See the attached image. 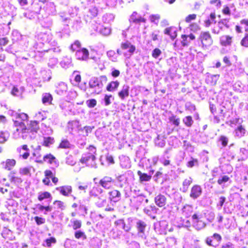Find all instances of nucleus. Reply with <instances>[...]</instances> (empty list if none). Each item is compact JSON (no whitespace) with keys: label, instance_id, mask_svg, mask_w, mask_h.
<instances>
[{"label":"nucleus","instance_id":"f704fd0d","mask_svg":"<svg viewBox=\"0 0 248 248\" xmlns=\"http://www.w3.org/2000/svg\"><path fill=\"white\" fill-rule=\"evenodd\" d=\"M72 228L74 230L80 229L82 226V222L79 220H74L72 222Z\"/></svg>","mask_w":248,"mask_h":248},{"label":"nucleus","instance_id":"49530a36","mask_svg":"<svg viewBox=\"0 0 248 248\" xmlns=\"http://www.w3.org/2000/svg\"><path fill=\"white\" fill-rule=\"evenodd\" d=\"M114 17L113 15L107 14L103 16V20L104 22H109V20H112Z\"/></svg>","mask_w":248,"mask_h":248},{"label":"nucleus","instance_id":"9d476101","mask_svg":"<svg viewBox=\"0 0 248 248\" xmlns=\"http://www.w3.org/2000/svg\"><path fill=\"white\" fill-rule=\"evenodd\" d=\"M95 159L93 155L91 156H82L79 160V162L83 165H85L86 167H93Z\"/></svg>","mask_w":248,"mask_h":248},{"label":"nucleus","instance_id":"79ce46f5","mask_svg":"<svg viewBox=\"0 0 248 248\" xmlns=\"http://www.w3.org/2000/svg\"><path fill=\"white\" fill-rule=\"evenodd\" d=\"M10 181L11 183L15 184H19L22 182L20 177L16 176H12L10 178Z\"/></svg>","mask_w":248,"mask_h":248},{"label":"nucleus","instance_id":"bf43d9fd","mask_svg":"<svg viewBox=\"0 0 248 248\" xmlns=\"http://www.w3.org/2000/svg\"><path fill=\"white\" fill-rule=\"evenodd\" d=\"M212 237L216 239L218 243H220L222 240V236L217 233H213Z\"/></svg>","mask_w":248,"mask_h":248},{"label":"nucleus","instance_id":"bb28decb","mask_svg":"<svg viewBox=\"0 0 248 248\" xmlns=\"http://www.w3.org/2000/svg\"><path fill=\"white\" fill-rule=\"evenodd\" d=\"M235 132L237 137L241 138L245 135L246 130L242 125H239L235 129Z\"/></svg>","mask_w":248,"mask_h":248},{"label":"nucleus","instance_id":"09e8293b","mask_svg":"<svg viewBox=\"0 0 248 248\" xmlns=\"http://www.w3.org/2000/svg\"><path fill=\"white\" fill-rule=\"evenodd\" d=\"M34 220L38 225H40L45 223V219L44 218L36 216L34 217Z\"/></svg>","mask_w":248,"mask_h":248},{"label":"nucleus","instance_id":"680f3d73","mask_svg":"<svg viewBox=\"0 0 248 248\" xmlns=\"http://www.w3.org/2000/svg\"><path fill=\"white\" fill-rule=\"evenodd\" d=\"M44 174L45 177L49 178H51L54 176L52 171L49 170H45L44 171Z\"/></svg>","mask_w":248,"mask_h":248},{"label":"nucleus","instance_id":"0e129e2a","mask_svg":"<svg viewBox=\"0 0 248 248\" xmlns=\"http://www.w3.org/2000/svg\"><path fill=\"white\" fill-rule=\"evenodd\" d=\"M111 97H112V95H108L107 94L105 95V97H104V101H105L106 106H108L109 104H110L111 101H110V99Z\"/></svg>","mask_w":248,"mask_h":248},{"label":"nucleus","instance_id":"4468645a","mask_svg":"<svg viewBox=\"0 0 248 248\" xmlns=\"http://www.w3.org/2000/svg\"><path fill=\"white\" fill-rule=\"evenodd\" d=\"M67 90V84L64 82H61L58 84L56 87V92L60 95H63L66 93Z\"/></svg>","mask_w":248,"mask_h":248},{"label":"nucleus","instance_id":"6ab92c4d","mask_svg":"<svg viewBox=\"0 0 248 248\" xmlns=\"http://www.w3.org/2000/svg\"><path fill=\"white\" fill-rule=\"evenodd\" d=\"M110 201L117 202L119 201L121 196L120 192L116 189L112 190L108 193Z\"/></svg>","mask_w":248,"mask_h":248},{"label":"nucleus","instance_id":"aec40b11","mask_svg":"<svg viewBox=\"0 0 248 248\" xmlns=\"http://www.w3.org/2000/svg\"><path fill=\"white\" fill-rule=\"evenodd\" d=\"M193 211V207L189 205H185L182 209L183 215L186 217H189L190 216L192 217Z\"/></svg>","mask_w":248,"mask_h":248},{"label":"nucleus","instance_id":"58836bf2","mask_svg":"<svg viewBox=\"0 0 248 248\" xmlns=\"http://www.w3.org/2000/svg\"><path fill=\"white\" fill-rule=\"evenodd\" d=\"M198 165V160L197 159L191 157V160L188 161L186 163V166L188 168H191L195 165Z\"/></svg>","mask_w":248,"mask_h":248},{"label":"nucleus","instance_id":"f257e3e1","mask_svg":"<svg viewBox=\"0 0 248 248\" xmlns=\"http://www.w3.org/2000/svg\"><path fill=\"white\" fill-rule=\"evenodd\" d=\"M18 127L16 129L17 131L23 134V137H31L32 135L36 134L39 127L37 125H18Z\"/></svg>","mask_w":248,"mask_h":248},{"label":"nucleus","instance_id":"603ef678","mask_svg":"<svg viewBox=\"0 0 248 248\" xmlns=\"http://www.w3.org/2000/svg\"><path fill=\"white\" fill-rule=\"evenodd\" d=\"M170 122L172 123L173 124H179L180 119L176 117V116L172 115L169 118Z\"/></svg>","mask_w":248,"mask_h":248},{"label":"nucleus","instance_id":"37998d69","mask_svg":"<svg viewBox=\"0 0 248 248\" xmlns=\"http://www.w3.org/2000/svg\"><path fill=\"white\" fill-rule=\"evenodd\" d=\"M107 56L109 58V59L113 62H115L116 61L117 58L115 57V52L113 50H109L107 52Z\"/></svg>","mask_w":248,"mask_h":248},{"label":"nucleus","instance_id":"b1692460","mask_svg":"<svg viewBox=\"0 0 248 248\" xmlns=\"http://www.w3.org/2000/svg\"><path fill=\"white\" fill-rule=\"evenodd\" d=\"M87 152L84 154V155L86 156H91L93 155L94 157V159L95 160L96 157L95 155L96 154V147L92 145L89 146L88 148L86 149Z\"/></svg>","mask_w":248,"mask_h":248},{"label":"nucleus","instance_id":"ea45409f","mask_svg":"<svg viewBox=\"0 0 248 248\" xmlns=\"http://www.w3.org/2000/svg\"><path fill=\"white\" fill-rule=\"evenodd\" d=\"M19 173L22 175H28L31 174V169L29 167H24L20 169Z\"/></svg>","mask_w":248,"mask_h":248},{"label":"nucleus","instance_id":"a19ab883","mask_svg":"<svg viewBox=\"0 0 248 248\" xmlns=\"http://www.w3.org/2000/svg\"><path fill=\"white\" fill-rule=\"evenodd\" d=\"M80 47V43L77 40L71 45L70 49L72 50V51H77Z\"/></svg>","mask_w":248,"mask_h":248},{"label":"nucleus","instance_id":"774afa93","mask_svg":"<svg viewBox=\"0 0 248 248\" xmlns=\"http://www.w3.org/2000/svg\"><path fill=\"white\" fill-rule=\"evenodd\" d=\"M220 248H234L233 245L231 243L228 242L226 244L222 245Z\"/></svg>","mask_w":248,"mask_h":248},{"label":"nucleus","instance_id":"0eeeda50","mask_svg":"<svg viewBox=\"0 0 248 248\" xmlns=\"http://www.w3.org/2000/svg\"><path fill=\"white\" fill-rule=\"evenodd\" d=\"M55 189L58 191L62 195L65 197L69 196L73 191L72 186L67 185L56 187Z\"/></svg>","mask_w":248,"mask_h":248},{"label":"nucleus","instance_id":"dca6fc26","mask_svg":"<svg viewBox=\"0 0 248 248\" xmlns=\"http://www.w3.org/2000/svg\"><path fill=\"white\" fill-rule=\"evenodd\" d=\"M121 47L124 50L128 49V54H124L125 56H131L135 50V47L129 42L124 43L121 44Z\"/></svg>","mask_w":248,"mask_h":248},{"label":"nucleus","instance_id":"cd10ccee","mask_svg":"<svg viewBox=\"0 0 248 248\" xmlns=\"http://www.w3.org/2000/svg\"><path fill=\"white\" fill-rule=\"evenodd\" d=\"M119 82L118 81H111L107 86V90L109 92H113L117 89L119 85Z\"/></svg>","mask_w":248,"mask_h":248},{"label":"nucleus","instance_id":"6e6d98bb","mask_svg":"<svg viewBox=\"0 0 248 248\" xmlns=\"http://www.w3.org/2000/svg\"><path fill=\"white\" fill-rule=\"evenodd\" d=\"M132 22L135 23H139L140 22H145V19L144 18L140 16L138 18H133V16L132 18Z\"/></svg>","mask_w":248,"mask_h":248},{"label":"nucleus","instance_id":"e2e57ef3","mask_svg":"<svg viewBox=\"0 0 248 248\" xmlns=\"http://www.w3.org/2000/svg\"><path fill=\"white\" fill-rule=\"evenodd\" d=\"M9 40L7 37L0 38V46H5L8 44Z\"/></svg>","mask_w":248,"mask_h":248},{"label":"nucleus","instance_id":"de8ad7c7","mask_svg":"<svg viewBox=\"0 0 248 248\" xmlns=\"http://www.w3.org/2000/svg\"><path fill=\"white\" fill-rule=\"evenodd\" d=\"M86 104L88 107L91 108H93L96 105V101L94 99L88 100L86 101Z\"/></svg>","mask_w":248,"mask_h":248},{"label":"nucleus","instance_id":"7ed1b4c3","mask_svg":"<svg viewBox=\"0 0 248 248\" xmlns=\"http://www.w3.org/2000/svg\"><path fill=\"white\" fill-rule=\"evenodd\" d=\"M203 49H208L213 44V41L208 31L202 32L199 38Z\"/></svg>","mask_w":248,"mask_h":248},{"label":"nucleus","instance_id":"6e6552de","mask_svg":"<svg viewBox=\"0 0 248 248\" xmlns=\"http://www.w3.org/2000/svg\"><path fill=\"white\" fill-rule=\"evenodd\" d=\"M114 182V179L110 176H105L100 180L99 185L105 189H109L111 187V185Z\"/></svg>","mask_w":248,"mask_h":248},{"label":"nucleus","instance_id":"423d86ee","mask_svg":"<svg viewBox=\"0 0 248 248\" xmlns=\"http://www.w3.org/2000/svg\"><path fill=\"white\" fill-rule=\"evenodd\" d=\"M1 167L4 170H11L16 165V161L13 158H7L0 163Z\"/></svg>","mask_w":248,"mask_h":248},{"label":"nucleus","instance_id":"5fc2aeb1","mask_svg":"<svg viewBox=\"0 0 248 248\" xmlns=\"http://www.w3.org/2000/svg\"><path fill=\"white\" fill-rule=\"evenodd\" d=\"M53 203H56L58 207L61 210H63L65 208L64 202L61 201L56 200Z\"/></svg>","mask_w":248,"mask_h":248},{"label":"nucleus","instance_id":"c03bdc74","mask_svg":"<svg viewBox=\"0 0 248 248\" xmlns=\"http://www.w3.org/2000/svg\"><path fill=\"white\" fill-rule=\"evenodd\" d=\"M230 180V177L227 175H223L221 178L217 180V183L219 185H222L224 183H226Z\"/></svg>","mask_w":248,"mask_h":248},{"label":"nucleus","instance_id":"e433bc0d","mask_svg":"<svg viewBox=\"0 0 248 248\" xmlns=\"http://www.w3.org/2000/svg\"><path fill=\"white\" fill-rule=\"evenodd\" d=\"M52 99L51 95L49 93H46L43 94L42 102L43 103H50Z\"/></svg>","mask_w":248,"mask_h":248},{"label":"nucleus","instance_id":"2eb2a0df","mask_svg":"<svg viewBox=\"0 0 248 248\" xmlns=\"http://www.w3.org/2000/svg\"><path fill=\"white\" fill-rule=\"evenodd\" d=\"M155 202L158 207L165 208L167 204V198L164 195L160 194L155 197Z\"/></svg>","mask_w":248,"mask_h":248},{"label":"nucleus","instance_id":"1a4fd4ad","mask_svg":"<svg viewBox=\"0 0 248 248\" xmlns=\"http://www.w3.org/2000/svg\"><path fill=\"white\" fill-rule=\"evenodd\" d=\"M202 193V188L198 185H194L191 188L189 196L195 200L199 198Z\"/></svg>","mask_w":248,"mask_h":248},{"label":"nucleus","instance_id":"3c124183","mask_svg":"<svg viewBox=\"0 0 248 248\" xmlns=\"http://www.w3.org/2000/svg\"><path fill=\"white\" fill-rule=\"evenodd\" d=\"M240 44L241 46L244 47H248V34H246L245 36L242 39Z\"/></svg>","mask_w":248,"mask_h":248},{"label":"nucleus","instance_id":"4c0bfd02","mask_svg":"<svg viewBox=\"0 0 248 248\" xmlns=\"http://www.w3.org/2000/svg\"><path fill=\"white\" fill-rule=\"evenodd\" d=\"M192 182V179L191 177L186 178L184 180L183 182V186L184 188L187 190L189 186L191 184Z\"/></svg>","mask_w":248,"mask_h":248},{"label":"nucleus","instance_id":"4d7b16f0","mask_svg":"<svg viewBox=\"0 0 248 248\" xmlns=\"http://www.w3.org/2000/svg\"><path fill=\"white\" fill-rule=\"evenodd\" d=\"M38 209L41 211H42L44 210H45L46 211H50L51 210V207L50 206H49V205L44 206V205L39 204V205H38Z\"/></svg>","mask_w":248,"mask_h":248},{"label":"nucleus","instance_id":"c9c22d12","mask_svg":"<svg viewBox=\"0 0 248 248\" xmlns=\"http://www.w3.org/2000/svg\"><path fill=\"white\" fill-rule=\"evenodd\" d=\"M160 18V16L158 14L152 15L149 16V19L151 22L155 24L156 25L158 24Z\"/></svg>","mask_w":248,"mask_h":248},{"label":"nucleus","instance_id":"9b49d317","mask_svg":"<svg viewBox=\"0 0 248 248\" xmlns=\"http://www.w3.org/2000/svg\"><path fill=\"white\" fill-rule=\"evenodd\" d=\"M17 152L20 154L19 157L27 159L30 155V149L27 144H24L20 148H17Z\"/></svg>","mask_w":248,"mask_h":248},{"label":"nucleus","instance_id":"f03ea898","mask_svg":"<svg viewBox=\"0 0 248 248\" xmlns=\"http://www.w3.org/2000/svg\"><path fill=\"white\" fill-rule=\"evenodd\" d=\"M108 80L106 76H101L99 78H93L89 81V86L91 88H97L95 92L99 93L101 92L102 88Z\"/></svg>","mask_w":248,"mask_h":248},{"label":"nucleus","instance_id":"5701e85b","mask_svg":"<svg viewBox=\"0 0 248 248\" xmlns=\"http://www.w3.org/2000/svg\"><path fill=\"white\" fill-rule=\"evenodd\" d=\"M146 226V223L142 220H139L136 223V227L140 233L144 234Z\"/></svg>","mask_w":248,"mask_h":248},{"label":"nucleus","instance_id":"473e14b6","mask_svg":"<svg viewBox=\"0 0 248 248\" xmlns=\"http://www.w3.org/2000/svg\"><path fill=\"white\" fill-rule=\"evenodd\" d=\"M51 197V194L47 191H45L40 193L37 197L38 201H42L45 199H49Z\"/></svg>","mask_w":248,"mask_h":248},{"label":"nucleus","instance_id":"4be33fe9","mask_svg":"<svg viewBox=\"0 0 248 248\" xmlns=\"http://www.w3.org/2000/svg\"><path fill=\"white\" fill-rule=\"evenodd\" d=\"M55 142V139L53 137H44L42 145L46 147H49L51 145H52Z\"/></svg>","mask_w":248,"mask_h":248},{"label":"nucleus","instance_id":"ddd939ff","mask_svg":"<svg viewBox=\"0 0 248 248\" xmlns=\"http://www.w3.org/2000/svg\"><path fill=\"white\" fill-rule=\"evenodd\" d=\"M57 162L56 157L51 153L45 155L43 158V160L37 161V162L43 163V162L47 163L49 164L55 163Z\"/></svg>","mask_w":248,"mask_h":248},{"label":"nucleus","instance_id":"20e7f679","mask_svg":"<svg viewBox=\"0 0 248 248\" xmlns=\"http://www.w3.org/2000/svg\"><path fill=\"white\" fill-rule=\"evenodd\" d=\"M192 220L194 226L197 230H201L206 225L201 214L198 213L194 214L192 215Z\"/></svg>","mask_w":248,"mask_h":248},{"label":"nucleus","instance_id":"7c9ffc66","mask_svg":"<svg viewBox=\"0 0 248 248\" xmlns=\"http://www.w3.org/2000/svg\"><path fill=\"white\" fill-rule=\"evenodd\" d=\"M71 147L70 142L66 139L62 140L60 142L58 148L61 149H68Z\"/></svg>","mask_w":248,"mask_h":248},{"label":"nucleus","instance_id":"72a5a7b5","mask_svg":"<svg viewBox=\"0 0 248 248\" xmlns=\"http://www.w3.org/2000/svg\"><path fill=\"white\" fill-rule=\"evenodd\" d=\"M74 236L75 238L77 239H79L80 238H82L83 239H87V236L85 232L81 230L76 231L74 233Z\"/></svg>","mask_w":248,"mask_h":248},{"label":"nucleus","instance_id":"f3484780","mask_svg":"<svg viewBox=\"0 0 248 248\" xmlns=\"http://www.w3.org/2000/svg\"><path fill=\"white\" fill-rule=\"evenodd\" d=\"M28 116L25 113H18L16 115V120L15 122L16 124H24L27 122Z\"/></svg>","mask_w":248,"mask_h":248},{"label":"nucleus","instance_id":"69168bd1","mask_svg":"<svg viewBox=\"0 0 248 248\" xmlns=\"http://www.w3.org/2000/svg\"><path fill=\"white\" fill-rule=\"evenodd\" d=\"M185 124H190L193 123L192 119L191 116H186L183 119Z\"/></svg>","mask_w":248,"mask_h":248},{"label":"nucleus","instance_id":"393cba45","mask_svg":"<svg viewBox=\"0 0 248 248\" xmlns=\"http://www.w3.org/2000/svg\"><path fill=\"white\" fill-rule=\"evenodd\" d=\"M232 40L231 37L228 35H223L220 38V44L224 46L231 45Z\"/></svg>","mask_w":248,"mask_h":248},{"label":"nucleus","instance_id":"2f4dec72","mask_svg":"<svg viewBox=\"0 0 248 248\" xmlns=\"http://www.w3.org/2000/svg\"><path fill=\"white\" fill-rule=\"evenodd\" d=\"M216 15L215 13H211L210 16V18L204 21L205 26L206 27H209L213 23H216L215 21Z\"/></svg>","mask_w":248,"mask_h":248},{"label":"nucleus","instance_id":"338daca9","mask_svg":"<svg viewBox=\"0 0 248 248\" xmlns=\"http://www.w3.org/2000/svg\"><path fill=\"white\" fill-rule=\"evenodd\" d=\"M101 33L105 35H108L110 33V29L108 28H104L101 30Z\"/></svg>","mask_w":248,"mask_h":248},{"label":"nucleus","instance_id":"052dcab7","mask_svg":"<svg viewBox=\"0 0 248 248\" xmlns=\"http://www.w3.org/2000/svg\"><path fill=\"white\" fill-rule=\"evenodd\" d=\"M90 13L93 17L96 16L98 14V9L96 7H93L89 10Z\"/></svg>","mask_w":248,"mask_h":248},{"label":"nucleus","instance_id":"a211bd4d","mask_svg":"<svg viewBox=\"0 0 248 248\" xmlns=\"http://www.w3.org/2000/svg\"><path fill=\"white\" fill-rule=\"evenodd\" d=\"M165 34L168 35L172 40L174 39L177 36V31L176 28L174 27H170L166 28L164 31Z\"/></svg>","mask_w":248,"mask_h":248},{"label":"nucleus","instance_id":"864d4df0","mask_svg":"<svg viewBox=\"0 0 248 248\" xmlns=\"http://www.w3.org/2000/svg\"><path fill=\"white\" fill-rule=\"evenodd\" d=\"M205 242L206 244V245L209 247H217L216 245H214L213 240H212V238L210 237H207L205 238Z\"/></svg>","mask_w":248,"mask_h":248},{"label":"nucleus","instance_id":"412c9836","mask_svg":"<svg viewBox=\"0 0 248 248\" xmlns=\"http://www.w3.org/2000/svg\"><path fill=\"white\" fill-rule=\"evenodd\" d=\"M129 87L127 85H124L120 92L118 93V95L121 99L124 100L129 95Z\"/></svg>","mask_w":248,"mask_h":248},{"label":"nucleus","instance_id":"c756f323","mask_svg":"<svg viewBox=\"0 0 248 248\" xmlns=\"http://www.w3.org/2000/svg\"><path fill=\"white\" fill-rule=\"evenodd\" d=\"M45 242V244H43V246L45 247L50 248L52 244L56 243L57 240L55 237H51L46 239Z\"/></svg>","mask_w":248,"mask_h":248},{"label":"nucleus","instance_id":"39448f33","mask_svg":"<svg viewBox=\"0 0 248 248\" xmlns=\"http://www.w3.org/2000/svg\"><path fill=\"white\" fill-rule=\"evenodd\" d=\"M108 202L105 197L101 196L99 197L96 200L95 204L99 207H105V210L106 211H114V208L111 206H108L107 203Z\"/></svg>","mask_w":248,"mask_h":248},{"label":"nucleus","instance_id":"a18cd8bd","mask_svg":"<svg viewBox=\"0 0 248 248\" xmlns=\"http://www.w3.org/2000/svg\"><path fill=\"white\" fill-rule=\"evenodd\" d=\"M161 54V51L158 48H156L153 50L152 56L153 58L156 59Z\"/></svg>","mask_w":248,"mask_h":248},{"label":"nucleus","instance_id":"13d9d810","mask_svg":"<svg viewBox=\"0 0 248 248\" xmlns=\"http://www.w3.org/2000/svg\"><path fill=\"white\" fill-rule=\"evenodd\" d=\"M196 17V15L192 14L188 15L187 17H186L185 21L186 22L189 23L191 22V21L194 20Z\"/></svg>","mask_w":248,"mask_h":248},{"label":"nucleus","instance_id":"a878e982","mask_svg":"<svg viewBox=\"0 0 248 248\" xmlns=\"http://www.w3.org/2000/svg\"><path fill=\"white\" fill-rule=\"evenodd\" d=\"M137 174L139 176V180L141 183L144 181H149L152 178L151 175H148L145 173H142L140 170H138Z\"/></svg>","mask_w":248,"mask_h":248},{"label":"nucleus","instance_id":"c85d7f7f","mask_svg":"<svg viewBox=\"0 0 248 248\" xmlns=\"http://www.w3.org/2000/svg\"><path fill=\"white\" fill-rule=\"evenodd\" d=\"M94 126H85L83 128L78 130L80 133L83 136H88V133H91Z\"/></svg>","mask_w":248,"mask_h":248},{"label":"nucleus","instance_id":"8fccbe9b","mask_svg":"<svg viewBox=\"0 0 248 248\" xmlns=\"http://www.w3.org/2000/svg\"><path fill=\"white\" fill-rule=\"evenodd\" d=\"M219 141L221 142V144L223 147H225L227 145L228 143V139L224 136H221L220 138L219 139Z\"/></svg>","mask_w":248,"mask_h":248},{"label":"nucleus","instance_id":"f8f14e48","mask_svg":"<svg viewBox=\"0 0 248 248\" xmlns=\"http://www.w3.org/2000/svg\"><path fill=\"white\" fill-rule=\"evenodd\" d=\"M89 55V53L88 50L85 48L77 50L76 53L77 59L79 60H86L88 58Z\"/></svg>","mask_w":248,"mask_h":248}]
</instances>
